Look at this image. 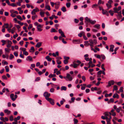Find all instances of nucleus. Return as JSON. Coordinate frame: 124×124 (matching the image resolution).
Instances as JSON below:
<instances>
[{
  "label": "nucleus",
  "mask_w": 124,
  "mask_h": 124,
  "mask_svg": "<svg viewBox=\"0 0 124 124\" xmlns=\"http://www.w3.org/2000/svg\"><path fill=\"white\" fill-rule=\"evenodd\" d=\"M106 5L108 9H109L112 7V6L110 4L107 3Z\"/></svg>",
  "instance_id": "obj_23"
},
{
  "label": "nucleus",
  "mask_w": 124,
  "mask_h": 124,
  "mask_svg": "<svg viewBox=\"0 0 124 124\" xmlns=\"http://www.w3.org/2000/svg\"><path fill=\"white\" fill-rule=\"evenodd\" d=\"M123 87H121L119 91H117V93H120V92H123Z\"/></svg>",
  "instance_id": "obj_16"
},
{
  "label": "nucleus",
  "mask_w": 124,
  "mask_h": 124,
  "mask_svg": "<svg viewBox=\"0 0 124 124\" xmlns=\"http://www.w3.org/2000/svg\"><path fill=\"white\" fill-rule=\"evenodd\" d=\"M23 54L25 55H27L28 54V53L26 51L24 52H23Z\"/></svg>",
  "instance_id": "obj_55"
},
{
  "label": "nucleus",
  "mask_w": 124,
  "mask_h": 124,
  "mask_svg": "<svg viewBox=\"0 0 124 124\" xmlns=\"http://www.w3.org/2000/svg\"><path fill=\"white\" fill-rule=\"evenodd\" d=\"M122 83V82L121 81L118 82H117V85L120 86L121 85Z\"/></svg>",
  "instance_id": "obj_54"
},
{
  "label": "nucleus",
  "mask_w": 124,
  "mask_h": 124,
  "mask_svg": "<svg viewBox=\"0 0 124 124\" xmlns=\"http://www.w3.org/2000/svg\"><path fill=\"white\" fill-rule=\"evenodd\" d=\"M102 71L100 70L98 71L97 72V74L98 75H99L101 74L102 73Z\"/></svg>",
  "instance_id": "obj_61"
},
{
  "label": "nucleus",
  "mask_w": 124,
  "mask_h": 124,
  "mask_svg": "<svg viewBox=\"0 0 124 124\" xmlns=\"http://www.w3.org/2000/svg\"><path fill=\"white\" fill-rule=\"evenodd\" d=\"M75 99V98L74 97H72L71 98V101H70L69 102L70 103L74 102V101Z\"/></svg>",
  "instance_id": "obj_27"
},
{
  "label": "nucleus",
  "mask_w": 124,
  "mask_h": 124,
  "mask_svg": "<svg viewBox=\"0 0 124 124\" xmlns=\"http://www.w3.org/2000/svg\"><path fill=\"white\" fill-rule=\"evenodd\" d=\"M110 47L109 49V51H110L113 52L114 51L113 48L114 47V46L113 45H110Z\"/></svg>",
  "instance_id": "obj_10"
},
{
  "label": "nucleus",
  "mask_w": 124,
  "mask_h": 124,
  "mask_svg": "<svg viewBox=\"0 0 124 124\" xmlns=\"http://www.w3.org/2000/svg\"><path fill=\"white\" fill-rule=\"evenodd\" d=\"M14 57V56L13 54H10V58H9L10 60H12V59Z\"/></svg>",
  "instance_id": "obj_33"
},
{
  "label": "nucleus",
  "mask_w": 124,
  "mask_h": 124,
  "mask_svg": "<svg viewBox=\"0 0 124 124\" xmlns=\"http://www.w3.org/2000/svg\"><path fill=\"white\" fill-rule=\"evenodd\" d=\"M47 100L49 101L50 103L52 105H54V100L51 98L48 99Z\"/></svg>",
  "instance_id": "obj_7"
},
{
  "label": "nucleus",
  "mask_w": 124,
  "mask_h": 124,
  "mask_svg": "<svg viewBox=\"0 0 124 124\" xmlns=\"http://www.w3.org/2000/svg\"><path fill=\"white\" fill-rule=\"evenodd\" d=\"M43 95L45 97L46 99L47 100L49 98L48 97L50 96V94L47 92H45L44 93Z\"/></svg>",
  "instance_id": "obj_3"
},
{
  "label": "nucleus",
  "mask_w": 124,
  "mask_h": 124,
  "mask_svg": "<svg viewBox=\"0 0 124 124\" xmlns=\"http://www.w3.org/2000/svg\"><path fill=\"white\" fill-rule=\"evenodd\" d=\"M85 23L86 24V26H88V23H87V22L90 23L91 24L93 25L95 24L96 22V21H93L92 20H91L90 18H89L87 17H86L85 18Z\"/></svg>",
  "instance_id": "obj_1"
},
{
  "label": "nucleus",
  "mask_w": 124,
  "mask_h": 124,
  "mask_svg": "<svg viewBox=\"0 0 124 124\" xmlns=\"http://www.w3.org/2000/svg\"><path fill=\"white\" fill-rule=\"evenodd\" d=\"M32 27V25L31 24H30L29 25V27L28 28V29L29 30Z\"/></svg>",
  "instance_id": "obj_44"
},
{
  "label": "nucleus",
  "mask_w": 124,
  "mask_h": 124,
  "mask_svg": "<svg viewBox=\"0 0 124 124\" xmlns=\"http://www.w3.org/2000/svg\"><path fill=\"white\" fill-rule=\"evenodd\" d=\"M84 33H85L84 31H81L80 33L78 34V35L79 37H81L82 35L83 36V35L84 34Z\"/></svg>",
  "instance_id": "obj_20"
},
{
  "label": "nucleus",
  "mask_w": 124,
  "mask_h": 124,
  "mask_svg": "<svg viewBox=\"0 0 124 124\" xmlns=\"http://www.w3.org/2000/svg\"><path fill=\"white\" fill-rule=\"evenodd\" d=\"M16 17L17 18L21 20H23V19L22 18V17L20 15L17 16H16Z\"/></svg>",
  "instance_id": "obj_41"
},
{
  "label": "nucleus",
  "mask_w": 124,
  "mask_h": 124,
  "mask_svg": "<svg viewBox=\"0 0 124 124\" xmlns=\"http://www.w3.org/2000/svg\"><path fill=\"white\" fill-rule=\"evenodd\" d=\"M20 49L22 50L23 52H24L26 51V49L25 48H20Z\"/></svg>",
  "instance_id": "obj_47"
},
{
  "label": "nucleus",
  "mask_w": 124,
  "mask_h": 124,
  "mask_svg": "<svg viewBox=\"0 0 124 124\" xmlns=\"http://www.w3.org/2000/svg\"><path fill=\"white\" fill-rule=\"evenodd\" d=\"M16 30V28L15 27H13L12 28V29H11V33H12L13 34V33Z\"/></svg>",
  "instance_id": "obj_29"
},
{
  "label": "nucleus",
  "mask_w": 124,
  "mask_h": 124,
  "mask_svg": "<svg viewBox=\"0 0 124 124\" xmlns=\"http://www.w3.org/2000/svg\"><path fill=\"white\" fill-rule=\"evenodd\" d=\"M14 94H11L10 95V97L11 98V100L14 101L13 100V99H14Z\"/></svg>",
  "instance_id": "obj_36"
},
{
  "label": "nucleus",
  "mask_w": 124,
  "mask_h": 124,
  "mask_svg": "<svg viewBox=\"0 0 124 124\" xmlns=\"http://www.w3.org/2000/svg\"><path fill=\"white\" fill-rule=\"evenodd\" d=\"M67 89L66 87L65 86H62L61 88V91L64 90H66Z\"/></svg>",
  "instance_id": "obj_21"
},
{
  "label": "nucleus",
  "mask_w": 124,
  "mask_h": 124,
  "mask_svg": "<svg viewBox=\"0 0 124 124\" xmlns=\"http://www.w3.org/2000/svg\"><path fill=\"white\" fill-rule=\"evenodd\" d=\"M35 51L34 48L33 46L31 47V49L29 50V51L31 52H33Z\"/></svg>",
  "instance_id": "obj_24"
},
{
  "label": "nucleus",
  "mask_w": 124,
  "mask_h": 124,
  "mask_svg": "<svg viewBox=\"0 0 124 124\" xmlns=\"http://www.w3.org/2000/svg\"><path fill=\"white\" fill-rule=\"evenodd\" d=\"M79 65V64H78L75 63H74L73 68H76L77 67V66Z\"/></svg>",
  "instance_id": "obj_43"
},
{
  "label": "nucleus",
  "mask_w": 124,
  "mask_h": 124,
  "mask_svg": "<svg viewBox=\"0 0 124 124\" xmlns=\"http://www.w3.org/2000/svg\"><path fill=\"white\" fill-rule=\"evenodd\" d=\"M104 64H102L101 65V67L102 69L104 71L105 70V69L104 68Z\"/></svg>",
  "instance_id": "obj_51"
},
{
  "label": "nucleus",
  "mask_w": 124,
  "mask_h": 124,
  "mask_svg": "<svg viewBox=\"0 0 124 124\" xmlns=\"http://www.w3.org/2000/svg\"><path fill=\"white\" fill-rule=\"evenodd\" d=\"M9 120L10 121H12L13 120V117L12 115H11L9 117Z\"/></svg>",
  "instance_id": "obj_45"
},
{
  "label": "nucleus",
  "mask_w": 124,
  "mask_h": 124,
  "mask_svg": "<svg viewBox=\"0 0 124 124\" xmlns=\"http://www.w3.org/2000/svg\"><path fill=\"white\" fill-rule=\"evenodd\" d=\"M93 27L99 29L100 28V25L98 24H96L93 26Z\"/></svg>",
  "instance_id": "obj_13"
},
{
  "label": "nucleus",
  "mask_w": 124,
  "mask_h": 124,
  "mask_svg": "<svg viewBox=\"0 0 124 124\" xmlns=\"http://www.w3.org/2000/svg\"><path fill=\"white\" fill-rule=\"evenodd\" d=\"M74 124H76L78 122V120L77 119L74 118L73 119Z\"/></svg>",
  "instance_id": "obj_40"
},
{
  "label": "nucleus",
  "mask_w": 124,
  "mask_h": 124,
  "mask_svg": "<svg viewBox=\"0 0 124 124\" xmlns=\"http://www.w3.org/2000/svg\"><path fill=\"white\" fill-rule=\"evenodd\" d=\"M66 77L68 79V80L71 81L72 80L73 78L69 74L67 73L66 74Z\"/></svg>",
  "instance_id": "obj_4"
},
{
  "label": "nucleus",
  "mask_w": 124,
  "mask_h": 124,
  "mask_svg": "<svg viewBox=\"0 0 124 124\" xmlns=\"http://www.w3.org/2000/svg\"><path fill=\"white\" fill-rule=\"evenodd\" d=\"M38 16L36 15H35V16H32V20H34L36 18H37Z\"/></svg>",
  "instance_id": "obj_31"
},
{
  "label": "nucleus",
  "mask_w": 124,
  "mask_h": 124,
  "mask_svg": "<svg viewBox=\"0 0 124 124\" xmlns=\"http://www.w3.org/2000/svg\"><path fill=\"white\" fill-rule=\"evenodd\" d=\"M89 42L90 43V46L91 47H93V40L92 39L89 40Z\"/></svg>",
  "instance_id": "obj_19"
},
{
  "label": "nucleus",
  "mask_w": 124,
  "mask_h": 124,
  "mask_svg": "<svg viewBox=\"0 0 124 124\" xmlns=\"http://www.w3.org/2000/svg\"><path fill=\"white\" fill-rule=\"evenodd\" d=\"M64 58L65 59L64 60H68L70 59V58L69 57H67L65 56H64Z\"/></svg>",
  "instance_id": "obj_39"
},
{
  "label": "nucleus",
  "mask_w": 124,
  "mask_h": 124,
  "mask_svg": "<svg viewBox=\"0 0 124 124\" xmlns=\"http://www.w3.org/2000/svg\"><path fill=\"white\" fill-rule=\"evenodd\" d=\"M56 62L57 63V64H58L60 65L61 64V61L59 60H57L56 61Z\"/></svg>",
  "instance_id": "obj_48"
},
{
  "label": "nucleus",
  "mask_w": 124,
  "mask_h": 124,
  "mask_svg": "<svg viewBox=\"0 0 124 124\" xmlns=\"http://www.w3.org/2000/svg\"><path fill=\"white\" fill-rule=\"evenodd\" d=\"M56 76V75L55 74H50L48 76V77L49 78L54 77H55Z\"/></svg>",
  "instance_id": "obj_26"
},
{
  "label": "nucleus",
  "mask_w": 124,
  "mask_h": 124,
  "mask_svg": "<svg viewBox=\"0 0 124 124\" xmlns=\"http://www.w3.org/2000/svg\"><path fill=\"white\" fill-rule=\"evenodd\" d=\"M42 43L39 42L37 43V45H36V46L38 48H39L42 45Z\"/></svg>",
  "instance_id": "obj_12"
},
{
  "label": "nucleus",
  "mask_w": 124,
  "mask_h": 124,
  "mask_svg": "<svg viewBox=\"0 0 124 124\" xmlns=\"http://www.w3.org/2000/svg\"><path fill=\"white\" fill-rule=\"evenodd\" d=\"M107 12V11L105 10H104L103 9H102V13L103 14H105Z\"/></svg>",
  "instance_id": "obj_46"
},
{
  "label": "nucleus",
  "mask_w": 124,
  "mask_h": 124,
  "mask_svg": "<svg viewBox=\"0 0 124 124\" xmlns=\"http://www.w3.org/2000/svg\"><path fill=\"white\" fill-rule=\"evenodd\" d=\"M43 25L39 24V25L37 27V29L38 31H41L42 30V29H41V28L42 27Z\"/></svg>",
  "instance_id": "obj_8"
},
{
  "label": "nucleus",
  "mask_w": 124,
  "mask_h": 124,
  "mask_svg": "<svg viewBox=\"0 0 124 124\" xmlns=\"http://www.w3.org/2000/svg\"><path fill=\"white\" fill-rule=\"evenodd\" d=\"M15 25L17 28L18 30L20 28V26L19 25L15 24Z\"/></svg>",
  "instance_id": "obj_50"
},
{
  "label": "nucleus",
  "mask_w": 124,
  "mask_h": 124,
  "mask_svg": "<svg viewBox=\"0 0 124 124\" xmlns=\"http://www.w3.org/2000/svg\"><path fill=\"white\" fill-rule=\"evenodd\" d=\"M121 9V6L119 7L118 8H117V13H118V15L119 17H122L121 15V11H120L119 12H118V11L120 10Z\"/></svg>",
  "instance_id": "obj_2"
},
{
  "label": "nucleus",
  "mask_w": 124,
  "mask_h": 124,
  "mask_svg": "<svg viewBox=\"0 0 124 124\" xmlns=\"http://www.w3.org/2000/svg\"><path fill=\"white\" fill-rule=\"evenodd\" d=\"M54 90V89L53 88H51L50 89V91L51 92H53Z\"/></svg>",
  "instance_id": "obj_63"
},
{
  "label": "nucleus",
  "mask_w": 124,
  "mask_h": 124,
  "mask_svg": "<svg viewBox=\"0 0 124 124\" xmlns=\"http://www.w3.org/2000/svg\"><path fill=\"white\" fill-rule=\"evenodd\" d=\"M83 37L84 38V39L85 40H86L87 39V38L86 37V36L85 35V34L83 35Z\"/></svg>",
  "instance_id": "obj_64"
},
{
  "label": "nucleus",
  "mask_w": 124,
  "mask_h": 124,
  "mask_svg": "<svg viewBox=\"0 0 124 124\" xmlns=\"http://www.w3.org/2000/svg\"><path fill=\"white\" fill-rule=\"evenodd\" d=\"M109 112H106L105 113V116L106 117H107L108 116L109 117V116H110V115H109Z\"/></svg>",
  "instance_id": "obj_22"
},
{
  "label": "nucleus",
  "mask_w": 124,
  "mask_h": 124,
  "mask_svg": "<svg viewBox=\"0 0 124 124\" xmlns=\"http://www.w3.org/2000/svg\"><path fill=\"white\" fill-rule=\"evenodd\" d=\"M78 40L77 39L73 40H72L74 44H77L78 43Z\"/></svg>",
  "instance_id": "obj_37"
},
{
  "label": "nucleus",
  "mask_w": 124,
  "mask_h": 124,
  "mask_svg": "<svg viewBox=\"0 0 124 124\" xmlns=\"http://www.w3.org/2000/svg\"><path fill=\"white\" fill-rule=\"evenodd\" d=\"M61 10L64 12H65L66 11V8L64 6H63L61 8Z\"/></svg>",
  "instance_id": "obj_25"
},
{
  "label": "nucleus",
  "mask_w": 124,
  "mask_h": 124,
  "mask_svg": "<svg viewBox=\"0 0 124 124\" xmlns=\"http://www.w3.org/2000/svg\"><path fill=\"white\" fill-rule=\"evenodd\" d=\"M2 78L3 79H7V78L5 75H3L2 76Z\"/></svg>",
  "instance_id": "obj_49"
},
{
  "label": "nucleus",
  "mask_w": 124,
  "mask_h": 124,
  "mask_svg": "<svg viewBox=\"0 0 124 124\" xmlns=\"http://www.w3.org/2000/svg\"><path fill=\"white\" fill-rule=\"evenodd\" d=\"M114 83V81L113 80H112L111 81H109L108 82V86H110L111 85H113Z\"/></svg>",
  "instance_id": "obj_9"
},
{
  "label": "nucleus",
  "mask_w": 124,
  "mask_h": 124,
  "mask_svg": "<svg viewBox=\"0 0 124 124\" xmlns=\"http://www.w3.org/2000/svg\"><path fill=\"white\" fill-rule=\"evenodd\" d=\"M33 11L36 13V12H37V11H39V10L38 8H36V9H33Z\"/></svg>",
  "instance_id": "obj_38"
},
{
  "label": "nucleus",
  "mask_w": 124,
  "mask_h": 124,
  "mask_svg": "<svg viewBox=\"0 0 124 124\" xmlns=\"http://www.w3.org/2000/svg\"><path fill=\"white\" fill-rule=\"evenodd\" d=\"M10 6H12L13 7H15L16 6V5H15L14 3H12L11 4H10Z\"/></svg>",
  "instance_id": "obj_59"
},
{
  "label": "nucleus",
  "mask_w": 124,
  "mask_h": 124,
  "mask_svg": "<svg viewBox=\"0 0 124 124\" xmlns=\"http://www.w3.org/2000/svg\"><path fill=\"white\" fill-rule=\"evenodd\" d=\"M70 2L67 3L66 4V6L68 8H69L70 7Z\"/></svg>",
  "instance_id": "obj_42"
},
{
  "label": "nucleus",
  "mask_w": 124,
  "mask_h": 124,
  "mask_svg": "<svg viewBox=\"0 0 124 124\" xmlns=\"http://www.w3.org/2000/svg\"><path fill=\"white\" fill-rule=\"evenodd\" d=\"M46 59L49 62H50L52 60V59L48 55L46 56L45 57Z\"/></svg>",
  "instance_id": "obj_14"
},
{
  "label": "nucleus",
  "mask_w": 124,
  "mask_h": 124,
  "mask_svg": "<svg viewBox=\"0 0 124 124\" xmlns=\"http://www.w3.org/2000/svg\"><path fill=\"white\" fill-rule=\"evenodd\" d=\"M20 116H18L17 117L15 118L14 119V121L16 122H17V120H19L20 118Z\"/></svg>",
  "instance_id": "obj_18"
},
{
  "label": "nucleus",
  "mask_w": 124,
  "mask_h": 124,
  "mask_svg": "<svg viewBox=\"0 0 124 124\" xmlns=\"http://www.w3.org/2000/svg\"><path fill=\"white\" fill-rule=\"evenodd\" d=\"M6 70L7 72H8L9 71V68L8 66H6L5 67Z\"/></svg>",
  "instance_id": "obj_35"
},
{
  "label": "nucleus",
  "mask_w": 124,
  "mask_h": 124,
  "mask_svg": "<svg viewBox=\"0 0 124 124\" xmlns=\"http://www.w3.org/2000/svg\"><path fill=\"white\" fill-rule=\"evenodd\" d=\"M111 119V117L110 116H109V118H108V117H106V119L107 123H110V119Z\"/></svg>",
  "instance_id": "obj_17"
},
{
  "label": "nucleus",
  "mask_w": 124,
  "mask_h": 124,
  "mask_svg": "<svg viewBox=\"0 0 124 124\" xmlns=\"http://www.w3.org/2000/svg\"><path fill=\"white\" fill-rule=\"evenodd\" d=\"M116 120V117H115L114 118V119H112V121L113 122V123L114 124H116V122L115 121V120Z\"/></svg>",
  "instance_id": "obj_56"
},
{
  "label": "nucleus",
  "mask_w": 124,
  "mask_h": 124,
  "mask_svg": "<svg viewBox=\"0 0 124 124\" xmlns=\"http://www.w3.org/2000/svg\"><path fill=\"white\" fill-rule=\"evenodd\" d=\"M45 8L46 9H48V10H51L50 7L48 5H46L45 7Z\"/></svg>",
  "instance_id": "obj_28"
},
{
  "label": "nucleus",
  "mask_w": 124,
  "mask_h": 124,
  "mask_svg": "<svg viewBox=\"0 0 124 124\" xmlns=\"http://www.w3.org/2000/svg\"><path fill=\"white\" fill-rule=\"evenodd\" d=\"M40 78L39 77H38L36 78L35 80V81H38L40 80Z\"/></svg>",
  "instance_id": "obj_52"
},
{
  "label": "nucleus",
  "mask_w": 124,
  "mask_h": 124,
  "mask_svg": "<svg viewBox=\"0 0 124 124\" xmlns=\"http://www.w3.org/2000/svg\"><path fill=\"white\" fill-rule=\"evenodd\" d=\"M57 31H56L55 29L53 28H52L51 29V32H57Z\"/></svg>",
  "instance_id": "obj_30"
},
{
  "label": "nucleus",
  "mask_w": 124,
  "mask_h": 124,
  "mask_svg": "<svg viewBox=\"0 0 124 124\" xmlns=\"http://www.w3.org/2000/svg\"><path fill=\"white\" fill-rule=\"evenodd\" d=\"M2 28L3 29L2 30V31L3 32H4L5 31V29L4 26H2Z\"/></svg>",
  "instance_id": "obj_60"
},
{
  "label": "nucleus",
  "mask_w": 124,
  "mask_h": 124,
  "mask_svg": "<svg viewBox=\"0 0 124 124\" xmlns=\"http://www.w3.org/2000/svg\"><path fill=\"white\" fill-rule=\"evenodd\" d=\"M114 11H112L110 10L109 11V12L112 16H113L114 14V13H116V7H115L114 8Z\"/></svg>",
  "instance_id": "obj_5"
},
{
  "label": "nucleus",
  "mask_w": 124,
  "mask_h": 124,
  "mask_svg": "<svg viewBox=\"0 0 124 124\" xmlns=\"http://www.w3.org/2000/svg\"><path fill=\"white\" fill-rule=\"evenodd\" d=\"M4 112L7 113V115H9L11 113V112L8 109H5L4 110Z\"/></svg>",
  "instance_id": "obj_11"
},
{
  "label": "nucleus",
  "mask_w": 124,
  "mask_h": 124,
  "mask_svg": "<svg viewBox=\"0 0 124 124\" xmlns=\"http://www.w3.org/2000/svg\"><path fill=\"white\" fill-rule=\"evenodd\" d=\"M45 12H40V14L41 17H44V14Z\"/></svg>",
  "instance_id": "obj_34"
},
{
  "label": "nucleus",
  "mask_w": 124,
  "mask_h": 124,
  "mask_svg": "<svg viewBox=\"0 0 124 124\" xmlns=\"http://www.w3.org/2000/svg\"><path fill=\"white\" fill-rule=\"evenodd\" d=\"M27 59L26 58V60L28 61V60H29L30 61H32V57L30 56H29L27 57Z\"/></svg>",
  "instance_id": "obj_15"
},
{
  "label": "nucleus",
  "mask_w": 124,
  "mask_h": 124,
  "mask_svg": "<svg viewBox=\"0 0 124 124\" xmlns=\"http://www.w3.org/2000/svg\"><path fill=\"white\" fill-rule=\"evenodd\" d=\"M18 36V34L17 33H16L15 35H14L13 37L14 39H15L16 37H17Z\"/></svg>",
  "instance_id": "obj_62"
},
{
  "label": "nucleus",
  "mask_w": 124,
  "mask_h": 124,
  "mask_svg": "<svg viewBox=\"0 0 124 124\" xmlns=\"http://www.w3.org/2000/svg\"><path fill=\"white\" fill-rule=\"evenodd\" d=\"M115 110L114 109H112L111 111V112H109V115H112L113 116H115L116 115V113L115 112Z\"/></svg>",
  "instance_id": "obj_6"
},
{
  "label": "nucleus",
  "mask_w": 124,
  "mask_h": 124,
  "mask_svg": "<svg viewBox=\"0 0 124 124\" xmlns=\"http://www.w3.org/2000/svg\"><path fill=\"white\" fill-rule=\"evenodd\" d=\"M63 62L65 64H67L68 63V61L66 60H64L63 61Z\"/></svg>",
  "instance_id": "obj_53"
},
{
  "label": "nucleus",
  "mask_w": 124,
  "mask_h": 124,
  "mask_svg": "<svg viewBox=\"0 0 124 124\" xmlns=\"http://www.w3.org/2000/svg\"><path fill=\"white\" fill-rule=\"evenodd\" d=\"M61 36H62V37L66 38V36L64 35L63 32L61 33Z\"/></svg>",
  "instance_id": "obj_57"
},
{
  "label": "nucleus",
  "mask_w": 124,
  "mask_h": 124,
  "mask_svg": "<svg viewBox=\"0 0 124 124\" xmlns=\"http://www.w3.org/2000/svg\"><path fill=\"white\" fill-rule=\"evenodd\" d=\"M93 41V44H96L97 43V40L96 39H94Z\"/></svg>",
  "instance_id": "obj_58"
},
{
  "label": "nucleus",
  "mask_w": 124,
  "mask_h": 124,
  "mask_svg": "<svg viewBox=\"0 0 124 124\" xmlns=\"http://www.w3.org/2000/svg\"><path fill=\"white\" fill-rule=\"evenodd\" d=\"M5 50L6 52H7L8 53H9L11 50L10 49L8 48H5Z\"/></svg>",
  "instance_id": "obj_32"
}]
</instances>
